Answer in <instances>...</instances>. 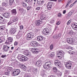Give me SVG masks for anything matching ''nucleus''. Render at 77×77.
I'll list each match as a JSON object with an SVG mask.
<instances>
[{"mask_svg": "<svg viewBox=\"0 0 77 77\" xmlns=\"http://www.w3.org/2000/svg\"><path fill=\"white\" fill-rule=\"evenodd\" d=\"M72 49H73V48H72V47H69L68 48H67V50H69V51H71V50H72Z\"/></svg>", "mask_w": 77, "mask_h": 77, "instance_id": "obj_32", "label": "nucleus"}, {"mask_svg": "<svg viewBox=\"0 0 77 77\" xmlns=\"http://www.w3.org/2000/svg\"><path fill=\"white\" fill-rule=\"evenodd\" d=\"M2 5L3 6H5L7 8H8L10 5H11L9 3V2H3L2 3Z\"/></svg>", "mask_w": 77, "mask_h": 77, "instance_id": "obj_14", "label": "nucleus"}, {"mask_svg": "<svg viewBox=\"0 0 77 77\" xmlns=\"http://www.w3.org/2000/svg\"><path fill=\"white\" fill-rule=\"evenodd\" d=\"M11 28H15V25L14 24H11Z\"/></svg>", "mask_w": 77, "mask_h": 77, "instance_id": "obj_54", "label": "nucleus"}, {"mask_svg": "<svg viewBox=\"0 0 77 77\" xmlns=\"http://www.w3.org/2000/svg\"><path fill=\"white\" fill-rule=\"evenodd\" d=\"M53 70L55 72H59V70H57V69L56 67H54L53 68Z\"/></svg>", "mask_w": 77, "mask_h": 77, "instance_id": "obj_28", "label": "nucleus"}, {"mask_svg": "<svg viewBox=\"0 0 77 77\" xmlns=\"http://www.w3.org/2000/svg\"><path fill=\"white\" fill-rule=\"evenodd\" d=\"M20 73V70H15L13 71L12 73L13 75H17Z\"/></svg>", "mask_w": 77, "mask_h": 77, "instance_id": "obj_8", "label": "nucleus"}, {"mask_svg": "<svg viewBox=\"0 0 77 77\" xmlns=\"http://www.w3.org/2000/svg\"><path fill=\"white\" fill-rule=\"evenodd\" d=\"M69 53L70 54H74V52L72 51V52H71L70 51L69 52Z\"/></svg>", "mask_w": 77, "mask_h": 77, "instance_id": "obj_55", "label": "nucleus"}, {"mask_svg": "<svg viewBox=\"0 0 77 77\" xmlns=\"http://www.w3.org/2000/svg\"><path fill=\"white\" fill-rule=\"evenodd\" d=\"M4 8H2L0 7V11H3Z\"/></svg>", "mask_w": 77, "mask_h": 77, "instance_id": "obj_58", "label": "nucleus"}, {"mask_svg": "<svg viewBox=\"0 0 77 77\" xmlns=\"http://www.w3.org/2000/svg\"><path fill=\"white\" fill-rule=\"evenodd\" d=\"M32 38H30V37H28V36H27V37H26V39L27 40H29L30 39H32Z\"/></svg>", "mask_w": 77, "mask_h": 77, "instance_id": "obj_49", "label": "nucleus"}, {"mask_svg": "<svg viewBox=\"0 0 77 77\" xmlns=\"http://www.w3.org/2000/svg\"><path fill=\"white\" fill-rule=\"evenodd\" d=\"M40 9H41V7L39 6H38L36 8V10H38V11L40 10Z\"/></svg>", "mask_w": 77, "mask_h": 77, "instance_id": "obj_46", "label": "nucleus"}, {"mask_svg": "<svg viewBox=\"0 0 77 77\" xmlns=\"http://www.w3.org/2000/svg\"><path fill=\"white\" fill-rule=\"evenodd\" d=\"M57 74L58 75H59V76H61V75H62V73L61 72H58Z\"/></svg>", "mask_w": 77, "mask_h": 77, "instance_id": "obj_52", "label": "nucleus"}, {"mask_svg": "<svg viewBox=\"0 0 77 77\" xmlns=\"http://www.w3.org/2000/svg\"><path fill=\"white\" fill-rule=\"evenodd\" d=\"M72 27L73 30H77V23H73L72 24Z\"/></svg>", "mask_w": 77, "mask_h": 77, "instance_id": "obj_12", "label": "nucleus"}, {"mask_svg": "<svg viewBox=\"0 0 77 77\" xmlns=\"http://www.w3.org/2000/svg\"><path fill=\"white\" fill-rule=\"evenodd\" d=\"M50 31L48 28L44 29L43 31V33L44 35H47L50 33Z\"/></svg>", "mask_w": 77, "mask_h": 77, "instance_id": "obj_7", "label": "nucleus"}, {"mask_svg": "<svg viewBox=\"0 0 77 77\" xmlns=\"http://www.w3.org/2000/svg\"><path fill=\"white\" fill-rule=\"evenodd\" d=\"M30 8H31V7L30 6H28L26 8V9L27 10L29 11V10L30 9Z\"/></svg>", "mask_w": 77, "mask_h": 77, "instance_id": "obj_47", "label": "nucleus"}, {"mask_svg": "<svg viewBox=\"0 0 77 77\" xmlns=\"http://www.w3.org/2000/svg\"><path fill=\"white\" fill-rule=\"evenodd\" d=\"M57 56L59 57V58H62L63 56H64V53L63 52L62 50H59L57 53Z\"/></svg>", "mask_w": 77, "mask_h": 77, "instance_id": "obj_5", "label": "nucleus"}, {"mask_svg": "<svg viewBox=\"0 0 77 77\" xmlns=\"http://www.w3.org/2000/svg\"><path fill=\"white\" fill-rule=\"evenodd\" d=\"M18 20V18L16 17H12L10 18V21L8 23V25H10L13 23L17 21Z\"/></svg>", "mask_w": 77, "mask_h": 77, "instance_id": "obj_2", "label": "nucleus"}, {"mask_svg": "<svg viewBox=\"0 0 77 77\" xmlns=\"http://www.w3.org/2000/svg\"><path fill=\"white\" fill-rule=\"evenodd\" d=\"M5 74L6 75H9V72H6L5 73Z\"/></svg>", "mask_w": 77, "mask_h": 77, "instance_id": "obj_57", "label": "nucleus"}, {"mask_svg": "<svg viewBox=\"0 0 77 77\" xmlns=\"http://www.w3.org/2000/svg\"><path fill=\"white\" fill-rule=\"evenodd\" d=\"M19 11L20 12H22V14H24V12H25V11L24 10V9L23 8H20L19 9Z\"/></svg>", "mask_w": 77, "mask_h": 77, "instance_id": "obj_31", "label": "nucleus"}, {"mask_svg": "<svg viewBox=\"0 0 77 77\" xmlns=\"http://www.w3.org/2000/svg\"><path fill=\"white\" fill-rule=\"evenodd\" d=\"M20 30H22L23 29V26L21 25L20 26Z\"/></svg>", "mask_w": 77, "mask_h": 77, "instance_id": "obj_48", "label": "nucleus"}, {"mask_svg": "<svg viewBox=\"0 0 77 77\" xmlns=\"http://www.w3.org/2000/svg\"><path fill=\"white\" fill-rule=\"evenodd\" d=\"M74 12V10H72V11H71L69 13L68 15L69 16H71V15L72 14V13Z\"/></svg>", "mask_w": 77, "mask_h": 77, "instance_id": "obj_34", "label": "nucleus"}, {"mask_svg": "<svg viewBox=\"0 0 77 77\" xmlns=\"http://www.w3.org/2000/svg\"><path fill=\"white\" fill-rule=\"evenodd\" d=\"M6 55H2V57L3 58H5L6 57Z\"/></svg>", "mask_w": 77, "mask_h": 77, "instance_id": "obj_60", "label": "nucleus"}, {"mask_svg": "<svg viewBox=\"0 0 77 77\" xmlns=\"http://www.w3.org/2000/svg\"><path fill=\"white\" fill-rule=\"evenodd\" d=\"M52 6L51 5H48V8H51Z\"/></svg>", "mask_w": 77, "mask_h": 77, "instance_id": "obj_61", "label": "nucleus"}, {"mask_svg": "<svg viewBox=\"0 0 77 77\" xmlns=\"http://www.w3.org/2000/svg\"><path fill=\"white\" fill-rule=\"evenodd\" d=\"M62 16V14H61L59 13L58 14V17H60Z\"/></svg>", "mask_w": 77, "mask_h": 77, "instance_id": "obj_59", "label": "nucleus"}, {"mask_svg": "<svg viewBox=\"0 0 77 77\" xmlns=\"http://www.w3.org/2000/svg\"><path fill=\"white\" fill-rule=\"evenodd\" d=\"M41 61L40 60H38L35 64V65L36 66L39 67L41 65Z\"/></svg>", "mask_w": 77, "mask_h": 77, "instance_id": "obj_18", "label": "nucleus"}, {"mask_svg": "<svg viewBox=\"0 0 77 77\" xmlns=\"http://www.w3.org/2000/svg\"><path fill=\"white\" fill-rule=\"evenodd\" d=\"M16 32V30L15 28H12L10 30L9 33L11 35L14 34Z\"/></svg>", "mask_w": 77, "mask_h": 77, "instance_id": "obj_11", "label": "nucleus"}, {"mask_svg": "<svg viewBox=\"0 0 77 77\" xmlns=\"http://www.w3.org/2000/svg\"><path fill=\"white\" fill-rule=\"evenodd\" d=\"M50 56L51 57H54V52L51 53L50 54Z\"/></svg>", "mask_w": 77, "mask_h": 77, "instance_id": "obj_40", "label": "nucleus"}, {"mask_svg": "<svg viewBox=\"0 0 77 77\" xmlns=\"http://www.w3.org/2000/svg\"><path fill=\"white\" fill-rule=\"evenodd\" d=\"M11 13L13 15H16L17 14V11L16 9H13L11 10Z\"/></svg>", "mask_w": 77, "mask_h": 77, "instance_id": "obj_25", "label": "nucleus"}, {"mask_svg": "<svg viewBox=\"0 0 77 77\" xmlns=\"http://www.w3.org/2000/svg\"><path fill=\"white\" fill-rule=\"evenodd\" d=\"M46 17L42 15L41 16L40 19L39 20H36L35 22V24L37 26H39L40 25V24L41 23V22L42 20H46Z\"/></svg>", "mask_w": 77, "mask_h": 77, "instance_id": "obj_1", "label": "nucleus"}, {"mask_svg": "<svg viewBox=\"0 0 77 77\" xmlns=\"http://www.w3.org/2000/svg\"><path fill=\"white\" fill-rule=\"evenodd\" d=\"M21 35H22L21 33H20V32H19L17 35L16 36L17 38V39H19L21 37Z\"/></svg>", "mask_w": 77, "mask_h": 77, "instance_id": "obj_26", "label": "nucleus"}, {"mask_svg": "<svg viewBox=\"0 0 77 77\" xmlns=\"http://www.w3.org/2000/svg\"><path fill=\"white\" fill-rule=\"evenodd\" d=\"M32 51L33 53H38L39 52V50L37 48H32Z\"/></svg>", "mask_w": 77, "mask_h": 77, "instance_id": "obj_15", "label": "nucleus"}, {"mask_svg": "<svg viewBox=\"0 0 77 77\" xmlns=\"http://www.w3.org/2000/svg\"><path fill=\"white\" fill-rule=\"evenodd\" d=\"M5 29V28L4 26H2L0 27V30H4Z\"/></svg>", "mask_w": 77, "mask_h": 77, "instance_id": "obj_36", "label": "nucleus"}, {"mask_svg": "<svg viewBox=\"0 0 77 77\" xmlns=\"http://www.w3.org/2000/svg\"><path fill=\"white\" fill-rule=\"evenodd\" d=\"M9 48H10L9 46L7 45H4L3 48V50L6 52L8 51L9 50Z\"/></svg>", "mask_w": 77, "mask_h": 77, "instance_id": "obj_10", "label": "nucleus"}, {"mask_svg": "<svg viewBox=\"0 0 77 77\" xmlns=\"http://www.w3.org/2000/svg\"><path fill=\"white\" fill-rule=\"evenodd\" d=\"M67 41L68 43L69 44H71L74 42V39L73 38H67Z\"/></svg>", "mask_w": 77, "mask_h": 77, "instance_id": "obj_19", "label": "nucleus"}, {"mask_svg": "<svg viewBox=\"0 0 77 77\" xmlns=\"http://www.w3.org/2000/svg\"><path fill=\"white\" fill-rule=\"evenodd\" d=\"M44 2V0H37V4L38 5H41Z\"/></svg>", "mask_w": 77, "mask_h": 77, "instance_id": "obj_21", "label": "nucleus"}, {"mask_svg": "<svg viewBox=\"0 0 77 77\" xmlns=\"http://www.w3.org/2000/svg\"><path fill=\"white\" fill-rule=\"evenodd\" d=\"M51 66V63L50 61L46 62L43 66L45 69H48Z\"/></svg>", "mask_w": 77, "mask_h": 77, "instance_id": "obj_3", "label": "nucleus"}, {"mask_svg": "<svg viewBox=\"0 0 77 77\" xmlns=\"http://www.w3.org/2000/svg\"><path fill=\"white\" fill-rule=\"evenodd\" d=\"M22 5L23 6V7H27V4L23 2L22 3Z\"/></svg>", "mask_w": 77, "mask_h": 77, "instance_id": "obj_41", "label": "nucleus"}, {"mask_svg": "<svg viewBox=\"0 0 77 77\" xmlns=\"http://www.w3.org/2000/svg\"><path fill=\"white\" fill-rule=\"evenodd\" d=\"M53 44H51L50 46V50H51L53 49Z\"/></svg>", "mask_w": 77, "mask_h": 77, "instance_id": "obj_44", "label": "nucleus"}, {"mask_svg": "<svg viewBox=\"0 0 77 77\" xmlns=\"http://www.w3.org/2000/svg\"><path fill=\"white\" fill-rule=\"evenodd\" d=\"M12 41H13V38L11 37H9L6 41V44H11L12 42Z\"/></svg>", "mask_w": 77, "mask_h": 77, "instance_id": "obj_9", "label": "nucleus"}, {"mask_svg": "<svg viewBox=\"0 0 77 77\" xmlns=\"http://www.w3.org/2000/svg\"><path fill=\"white\" fill-rule=\"evenodd\" d=\"M18 44V42L15 41V42H14V45H17Z\"/></svg>", "mask_w": 77, "mask_h": 77, "instance_id": "obj_51", "label": "nucleus"}, {"mask_svg": "<svg viewBox=\"0 0 77 77\" xmlns=\"http://www.w3.org/2000/svg\"><path fill=\"white\" fill-rule=\"evenodd\" d=\"M12 68L11 67H8L6 69V71L7 72H9V71H12Z\"/></svg>", "mask_w": 77, "mask_h": 77, "instance_id": "obj_24", "label": "nucleus"}, {"mask_svg": "<svg viewBox=\"0 0 77 77\" xmlns=\"http://www.w3.org/2000/svg\"><path fill=\"white\" fill-rule=\"evenodd\" d=\"M38 44V43L35 41H32L31 43V45L32 47H36Z\"/></svg>", "mask_w": 77, "mask_h": 77, "instance_id": "obj_13", "label": "nucleus"}, {"mask_svg": "<svg viewBox=\"0 0 77 77\" xmlns=\"http://www.w3.org/2000/svg\"><path fill=\"white\" fill-rule=\"evenodd\" d=\"M65 13H66V10H64L63 11V14H65Z\"/></svg>", "mask_w": 77, "mask_h": 77, "instance_id": "obj_64", "label": "nucleus"}, {"mask_svg": "<svg viewBox=\"0 0 77 77\" xmlns=\"http://www.w3.org/2000/svg\"><path fill=\"white\" fill-rule=\"evenodd\" d=\"M61 36V34L60 33L57 36V37H58V38H59V37Z\"/></svg>", "mask_w": 77, "mask_h": 77, "instance_id": "obj_62", "label": "nucleus"}, {"mask_svg": "<svg viewBox=\"0 0 77 77\" xmlns=\"http://www.w3.org/2000/svg\"><path fill=\"white\" fill-rule=\"evenodd\" d=\"M67 4L65 6V8H68V6L69 5V4H70V2H69L68 3H67Z\"/></svg>", "mask_w": 77, "mask_h": 77, "instance_id": "obj_45", "label": "nucleus"}, {"mask_svg": "<svg viewBox=\"0 0 77 77\" xmlns=\"http://www.w3.org/2000/svg\"><path fill=\"white\" fill-rule=\"evenodd\" d=\"M60 21H58L56 23V24H57V25H59V24H60Z\"/></svg>", "mask_w": 77, "mask_h": 77, "instance_id": "obj_50", "label": "nucleus"}, {"mask_svg": "<svg viewBox=\"0 0 77 77\" xmlns=\"http://www.w3.org/2000/svg\"><path fill=\"white\" fill-rule=\"evenodd\" d=\"M5 20L3 19V17L0 16V23L1 24H4V23H5Z\"/></svg>", "mask_w": 77, "mask_h": 77, "instance_id": "obj_17", "label": "nucleus"}, {"mask_svg": "<svg viewBox=\"0 0 77 77\" xmlns=\"http://www.w3.org/2000/svg\"><path fill=\"white\" fill-rule=\"evenodd\" d=\"M27 36L31 38H33V36H34V34L32 33H28L27 34Z\"/></svg>", "mask_w": 77, "mask_h": 77, "instance_id": "obj_20", "label": "nucleus"}, {"mask_svg": "<svg viewBox=\"0 0 77 77\" xmlns=\"http://www.w3.org/2000/svg\"><path fill=\"white\" fill-rule=\"evenodd\" d=\"M53 38H54V39H57V34H55L53 36Z\"/></svg>", "mask_w": 77, "mask_h": 77, "instance_id": "obj_42", "label": "nucleus"}, {"mask_svg": "<svg viewBox=\"0 0 77 77\" xmlns=\"http://www.w3.org/2000/svg\"><path fill=\"white\" fill-rule=\"evenodd\" d=\"M56 66H57V67L58 68H62V64H61V63H60V62H59V63H58L57 65Z\"/></svg>", "mask_w": 77, "mask_h": 77, "instance_id": "obj_29", "label": "nucleus"}, {"mask_svg": "<svg viewBox=\"0 0 77 77\" xmlns=\"http://www.w3.org/2000/svg\"><path fill=\"white\" fill-rule=\"evenodd\" d=\"M3 16L4 17H5V18H8L9 16V14L7 13H5L3 14Z\"/></svg>", "mask_w": 77, "mask_h": 77, "instance_id": "obj_33", "label": "nucleus"}, {"mask_svg": "<svg viewBox=\"0 0 77 77\" xmlns=\"http://www.w3.org/2000/svg\"><path fill=\"white\" fill-rule=\"evenodd\" d=\"M21 68H22V69H23L25 71V70H27V67L24 65L21 66Z\"/></svg>", "mask_w": 77, "mask_h": 77, "instance_id": "obj_27", "label": "nucleus"}, {"mask_svg": "<svg viewBox=\"0 0 77 77\" xmlns=\"http://www.w3.org/2000/svg\"><path fill=\"white\" fill-rule=\"evenodd\" d=\"M66 66L68 69H71V63H67L66 64Z\"/></svg>", "mask_w": 77, "mask_h": 77, "instance_id": "obj_16", "label": "nucleus"}, {"mask_svg": "<svg viewBox=\"0 0 77 77\" xmlns=\"http://www.w3.org/2000/svg\"><path fill=\"white\" fill-rule=\"evenodd\" d=\"M41 75L42 76V77H47V75H46V74H45V73L44 72H43V73H42L41 74Z\"/></svg>", "mask_w": 77, "mask_h": 77, "instance_id": "obj_35", "label": "nucleus"}, {"mask_svg": "<svg viewBox=\"0 0 77 77\" xmlns=\"http://www.w3.org/2000/svg\"><path fill=\"white\" fill-rule=\"evenodd\" d=\"M53 2H49L47 4L48 6H52Z\"/></svg>", "mask_w": 77, "mask_h": 77, "instance_id": "obj_38", "label": "nucleus"}, {"mask_svg": "<svg viewBox=\"0 0 77 77\" xmlns=\"http://www.w3.org/2000/svg\"><path fill=\"white\" fill-rule=\"evenodd\" d=\"M59 61H57V60H55V61L54 62V64L57 66V64H58V63H59Z\"/></svg>", "mask_w": 77, "mask_h": 77, "instance_id": "obj_37", "label": "nucleus"}, {"mask_svg": "<svg viewBox=\"0 0 77 77\" xmlns=\"http://www.w3.org/2000/svg\"><path fill=\"white\" fill-rule=\"evenodd\" d=\"M28 4L29 5H32V2H28Z\"/></svg>", "mask_w": 77, "mask_h": 77, "instance_id": "obj_56", "label": "nucleus"}, {"mask_svg": "<svg viewBox=\"0 0 77 77\" xmlns=\"http://www.w3.org/2000/svg\"><path fill=\"white\" fill-rule=\"evenodd\" d=\"M54 22H55V19H52L51 20V22H50V23L51 24H53V23H54Z\"/></svg>", "mask_w": 77, "mask_h": 77, "instance_id": "obj_39", "label": "nucleus"}, {"mask_svg": "<svg viewBox=\"0 0 77 77\" xmlns=\"http://www.w3.org/2000/svg\"><path fill=\"white\" fill-rule=\"evenodd\" d=\"M9 3H10V5H12L14 4V3H15V2H14V0H10Z\"/></svg>", "mask_w": 77, "mask_h": 77, "instance_id": "obj_30", "label": "nucleus"}, {"mask_svg": "<svg viewBox=\"0 0 77 77\" xmlns=\"http://www.w3.org/2000/svg\"><path fill=\"white\" fill-rule=\"evenodd\" d=\"M4 41H3V40H2V39L1 38L0 39V43H1V42H3Z\"/></svg>", "mask_w": 77, "mask_h": 77, "instance_id": "obj_63", "label": "nucleus"}, {"mask_svg": "<svg viewBox=\"0 0 77 77\" xmlns=\"http://www.w3.org/2000/svg\"><path fill=\"white\" fill-rule=\"evenodd\" d=\"M71 21L69 20L67 23V25H69L71 23Z\"/></svg>", "mask_w": 77, "mask_h": 77, "instance_id": "obj_53", "label": "nucleus"}, {"mask_svg": "<svg viewBox=\"0 0 77 77\" xmlns=\"http://www.w3.org/2000/svg\"><path fill=\"white\" fill-rule=\"evenodd\" d=\"M23 53L26 56H27L28 57H31V52L28 50L24 51Z\"/></svg>", "mask_w": 77, "mask_h": 77, "instance_id": "obj_6", "label": "nucleus"}, {"mask_svg": "<svg viewBox=\"0 0 77 77\" xmlns=\"http://www.w3.org/2000/svg\"><path fill=\"white\" fill-rule=\"evenodd\" d=\"M37 39L39 41H42L43 40V36H39L37 37Z\"/></svg>", "mask_w": 77, "mask_h": 77, "instance_id": "obj_22", "label": "nucleus"}, {"mask_svg": "<svg viewBox=\"0 0 77 77\" xmlns=\"http://www.w3.org/2000/svg\"><path fill=\"white\" fill-rule=\"evenodd\" d=\"M37 72L38 70L36 68L34 69L32 71V73L34 74H37Z\"/></svg>", "mask_w": 77, "mask_h": 77, "instance_id": "obj_23", "label": "nucleus"}, {"mask_svg": "<svg viewBox=\"0 0 77 77\" xmlns=\"http://www.w3.org/2000/svg\"><path fill=\"white\" fill-rule=\"evenodd\" d=\"M1 39L3 40V41H5V36H2V37Z\"/></svg>", "mask_w": 77, "mask_h": 77, "instance_id": "obj_43", "label": "nucleus"}, {"mask_svg": "<svg viewBox=\"0 0 77 77\" xmlns=\"http://www.w3.org/2000/svg\"><path fill=\"white\" fill-rule=\"evenodd\" d=\"M18 57L20 59V60L21 62H24L27 60L28 58L27 57L24 56H21V55L19 54L18 56Z\"/></svg>", "mask_w": 77, "mask_h": 77, "instance_id": "obj_4", "label": "nucleus"}]
</instances>
